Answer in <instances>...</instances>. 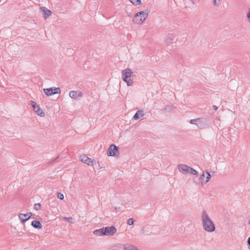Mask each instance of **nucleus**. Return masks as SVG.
I'll use <instances>...</instances> for the list:
<instances>
[{
  "mask_svg": "<svg viewBox=\"0 0 250 250\" xmlns=\"http://www.w3.org/2000/svg\"><path fill=\"white\" fill-rule=\"evenodd\" d=\"M81 160L82 162L88 166L91 165V159L86 156H83L82 157Z\"/></svg>",
  "mask_w": 250,
  "mask_h": 250,
  "instance_id": "nucleus-16",
  "label": "nucleus"
},
{
  "mask_svg": "<svg viewBox=\"0 0 250 250\" xmlns=\"http://www.w3.org/2000/svg\"><path fill=\"white\" fill-rule=\"evenodd\" d=\"M122 79L128 86L132 85L133 83V73L132 70L129 68L122 70Z\"/></svg>",
  "mask_w": 250,
  "mask_h": 250,
  "instance_id": "nucleus-2",
  "label": "nucleus"
},
{
  "mask_svg": "<svg viewBox=\"0 0 250 250\" xmlns=\"http://www.w3.org/2000/svg\"><path fill=\"white\" fill-rule=\"evenodd\" d=\"M190 124L195 125L200 129L208 128L209 126L208 120L205 118H198L195 119H191L189 121Z\"/></svg>",
  "mask_w": 250,
  "mask_h": 250,
  "instance_id": "nucleus-3",
  "label": "nucleus"
},
{
  "mask_svg": "<svg viewBox=\"0 0 250 250\" xmlns=\"http://www.w3.org/2000/svg\"><path fill=\"white\" fill-rule=\"evenodd\" d=\"M58 158H59V156H57V158H56V159H55L53 161H55V160H56V159H57Z\"/></svg>",
  "mask_w": 250,
  "mask_h": 250,
  "instance_id": "nucleus-36",
  "label": "nucleus"
},
{
  "mask_svg": "<svg viewBox=\"0 0 250 250\" xmlns=\"http://www.w3.org/2000/svg\"><path fill=\"white\" fill-rule=\"evenodd\" d=\"M134 5L137 6L142 4L141 0H129Z\"/></svg>",
  "mask_w": 250,
  "mask_h": 250,
  "instance_id": "nucleus-19",
  "label": "nucleus"
},
{
  "mask_svg": "<svg viewBox=\"0 0 250 250\" xmlns=\"http://www.w3.org/2000/svg\"><path fill=\"white\" fill-rule=\"evenodd\" d=\"M178 167L180 171L184 174H187L188 172L189 167L187 165L179 164L178 165Z\"/></svg>",
  "mask_w": 250,
  "mask_h": 250,
  "instance_id": "nucleus-9",
  "label": "nucleus"
},
{
  "mask_svg": "<svg viewBox=\"0 0 250 250\" xmlns=\"http://www.w3.org/2000/svg\"><path fill=\"white\" fill-rule=\"evenodd\" d=\"M31 106L33 108L34 111L35 112L36 110L38 108V107H40L39 105H38L36 104V103L33 101H31Z\"/></svg>",
  "mask_w": 250,
  "mask_h": 250,
  "instance_id": "nucleus-21",
  "label": "nucleus"
},
{
  "mask_svg": "<svg viewBox=\"0 0 250 250\" xmlns=\"http://www.w3.org/2000/svg\"><path fill=\"white\" fill-rule=\"evenodd\" d=\"M188 173H190L193 175H197L198 174V172L195 169H194L193 168L191 167H189V171H188Z\"/></svg>",
  "mask_w": 250,
  "mask_h": 250,
  "instance_id": "nucleus-22",
  "label": "nucleus"
},
{
  "mask_svg": "<svg viewBox=\"0 0 250 250\" xmlns=\"http://www.w3.org/2000/svg\"><path fill=\"white\" fill-rule=\"evenodd\" d=\"M220 1L221 0H214V5L215 6H218L220 4Z\"/></svg>",
  "mask_w": 250,
  "mask_h": 250,
  "instance_id": "nucleus-28",
  "label": "nucleus"
},
{
  "mask_svg": "<svg viewBox=\"0 0 250 250\" xmlns=\"http://www.w3.org/2000/svg\"><path fill=\"white\" fill-rule=\"evenodd\" d=\"M202 221L203 229L209 232H212L215 230L214 223L207 214L206 211L204 210L202 214Z\"/></svg>",
  "mask_w": 250,
  "mask_h": 250,
  "instance_id": "nucleus-1",
  "label": "nucleus"
},
{
  "mask_svg": "<svg viewBox=\"0 0 250 250\" xmlns=\"http://www.w3.org/2000/svg\"><path fill=\"white\" fill-rule=\"evenodd\" d=\"M57 197L60 200H62L64 198V196L62 193L58 192Z\"/></svg>",
  "mask_w": 250,
  "mask_h": 250,
  "instance_id": "nucleus-27",
  "label": "nucleus"
},
{
  "mask_svg": "<svg viewBox=\"0 0 250 250\" xmlns=\"http://www.w3.org/2000/svg\"><path fill=\"white\" fill-rule=\"evenodd\" d=\"M109 250H125V245L123 244H118L112 246Z\"/></svg>",
  "mask_w": 250,
  "mask_h": 250,
  "instance_id": "nucleus-13",
  "label": "nucleus"
},
{
  "mask_svg": "<svg viewBox=\"0 0 250 250\" xmlns=\"http://www.w3.org/2000/svg\"><path fill=\"white\" fill-rule=\"evenodd\" d=\"M104 230V227L100 229H96L93 231V234L96 236H105Z\"/></svg>",
  "mask_w": 250,
  "mask_h": 250,
  "instance_id": "nucleus-15",
  "label": "nucleus"
},
{
  "mask_svg": "<svg viewBox=\"0 0 250 250\" xmlns=\"http://www.w3.org/2000/svg\"><path fill=\"white\" fill-rule=\"evenodd\" d=\"M32 215V213L31 212H27L25 214L20 213L19 215V219H20L22 223H24L27 221L30 217Z\"/></svg>",
  "mask_w": 250,
  "mask_h": 250,
  "instance_id": "nucleus-8",
  "label": "nucleus"
},
{
  "mask_svg": "<svg viewBox=\"0 0 250 250\" xmlns=\"http://www.w3.org/2000/svg\"><path fill=\"white\" fill-rule=\"evenodd\" d=\"M104 228V233L105 236H113L117 232V229L115 227L112 226L111 227H105Z\"/></svg>",
  "mask_w": 250,
  "mask_h": 250,
  "instance_id": "nucleus-7",
  "label": "nucleus"
},
{
  "mask_svg": "<svg viewBox=\"0 0 250 250\" xmlns=\"http://www.w3.org/2000/svg\"><path fill=\"white\" fill-rule=\"evenodd\" d=\"M205 177V174L203 172L201 175H200V177L199 178V180H204V178Z\"/></svg>",
  "mask_w": 250,
  "mask_h": 250,
  "instance_id": "nucleus-31",
  "label": "nucleus"
},
{
  "mask_svg": "<svg viewBox=\"0 0 250 250\" xmlns=\"http://www.w3.org/2000/svg\"><path fill=\"white\" fill-rule=\"evenodd\" d=\"M174 107L171 105H166L165 108V110L167 112H170L173 109Z\"/></svg>",
  "mask_w": 250,
  "mask_h": 250,
  "instance_id": "nucleus-23",
  "label": "nucleus"
},
{
  "mask_svg": "<svg viewBox=\"0 0 250 250\" xmlns=\"http://www.w3.org/2000/svg\"><path fill=\"white\" fill-rule=\"evenodd\" d=\"M43 91L44 93L48 96H52L55 94L60 93L61 91L60 88L55 87L44 88Z\"/></svg>",
  "mask_w": 250,
  "mask_h": 250,
  "instance_id": "nucleus-6",
  "label": "nucleus"
},
{
  "mask_svg": "<svg viewBox=\"0 0 250 250\" xmlns=\"http://www.w3.org/2000/svg\"><path fill=\"white\" fill-rule=\"evenodd\" d=\"M96 164H97V162H96V160H91V163L90 166H96Z\"/></svg>",
  "mask_w": 250,
  "mask_h": 250,
  "instance_id": "nucleus-30",
  "label": "nucleus"
},
{
  "mask_svg": "<svg viewBox=\"0 0 250 250\" xmlns=\"http://www.w3.org/2000/svg\"><path fill=\"white\" fill-rule=\"evenodd\" d=\"M69 95L71 98L76 99L77 97H82L83 93L82 92L79 91H71Z\"/></svg>",
  "mask_w": 250,
  "mask_h": 250,
  "instance_id": "nucleus-10",
  "label": "nucleus"
},
{
  "mask_svg": "<svg viewBox=\"0 0 250 250\" xmlns=\"http://www.w3.org/2000/svg\"><path fill=\"white\" fill-rule=\"evenodd\" d=\"M125 250H138L136 247L132 245H125Z\"/></svg>",
  "mask_w": 250,
  "mask_h": 250,
  "instance_id": "nucleus-20",
  "label": "nucleus"
},
{
  "mask_svg": "<svg viewBox=\"0 0 250 250\" xmlns=\"http://www.w3.org/2000/svg\"><path fill=\"white\" fill-rule=\"evenodd\" d=\"M63 219L67 221L68 222L72 223V220H73V218L72 217H64Z\"/></svg>",
  "mask_w": 250,
  "mask_h": 250,
  "instance_id": "nucleus-29",
  "label": "nucleus"
},
{
  "mask_svg": "<svg viewBox=\"0 0 250 250\" xmlns=\"http://www.w3.org/2000/svg\"><path fill=\"white\" fill-rule=\"evenodd\" d=\"M213 108L215 110H217L218 109V107L216 105H213Z\"/></svg>",
  "mask_w": 250,
  "mask_h": 250,
  "instance_id": "nucleus-34",
  "label": "nucleus"
},
{
  "mask_svg": "<svg viewBox=\"0 0 250 250\" xmlns=\"http://www.w3.org/2000/svg\"><path fill=\"white\" fill-rule=\"evenodd\" d=\"M174 36L172 34H168L167 36V39L166 40V43L167 45H171L172 41L174 39Z\"/></svg>",
  "mask_w": 250,
  "mask_h": 250,
  "instance_id": "nucleus-14",
  "label": "nucleus"
},
{
  "mask_svg": "<svg viewBox=\"0 0 250 250\" xmlns=\"http://www.w3.org/2000/svg\"><path fill=\"white\" fill-rule=\"evenodd\" d=\"M144 116V113L143 110H138L137 111L135 115H134L133 118L134 120H138L141 117H142Z\"/></svg>",
  "mask_w": 250,
  "mask_h": 250,
  "instance_id": "nucleus-17",
  "label": "nucleus"
},
{
  "mask_svg": "<svg viewBox=\"0 0 250 250\" xmlns=\"http://www.w3.org/2000/svg\"><path fill=\"white\" fill-rule=\"evenodd\" d=\"M114 208L116 210H119L120 209V207H115Z\"/></svg>",
  "mask_w": 250,
  "mask_h": 250,
  "instance_id": "nucleus-35",
  "label": "nucleus"
},
{
  "mask_svg": "<svg viewBox=\"0 0 250 250\" xmlns=\"http://www.w3.org/2000/svg\"><path fill=\"white\" fill-rule=\"evenodd\" d=\"M134 222H135V220L133 218H129L127 221V224L128 225L131 226V225H133Z\"/></svg>",
  "mask_w": 250,
  "mask_h": 250,
  "instance_id": "nucleus-24",
  "label": "nucleus"
},
{
  "mask_svg": "<svg viewBox=\"0 0 250 250\" xmlns=\"http://www.w3.org/2000/svg\"><path fill=\"white\" fill-rule=\"evenodd\" d=\"M148 13L147 11H140L137 12L133 19V22L134 24L142 23L147 17Z\"/></svg>",
  "mask_w": 250,
  "mask_h": 250,
  "instance_id": "nucleus-4",
  "label": "nucleus"
},
{
  "mask_svg": "<svg viewBox=\"0 0 250 250\" xmlns=\"http://www.w3.org/2000/svg\"><path fill=\"white\" fill-rule=\"evenodd\" d=\"M119 153V148L115 145L112 144L109 147L107 154L109 156H116Z\"/></svg>",
  "mask_w": 250,
  "mask_h": 250,
  "instance_id": "nucleus-5",
  "label": "nucleus"
},
{
  "mask_svg": "<svg viewBox=\"0 0 250 250\" xmlns=\"http://www.w3.org/2000/svg\"><path fill=\"white\" fill-rule=\"evenodd\" d=\"M41 10H42V13L45 15L46 16H44L45 19L47 18L48 17L50 16L52 14V12L47 9L46 8L44 7H41Z\"/></svg>",
  "mask_w": 250,
  "mask_h": 250,
  "instance_id": "nucleus-11",
  "label": "nucleus"
},
{
  "mask_svg": "<svg viewBox=\"0 0 250 250\" xmlns=\"http://www.w3.org/2000/svg\"><path fill=\"white\" fill-rule=\"evenodd\" d=\"M31 225L35 229H41L42 228V223L38 220H33L31 222Z\"/></svg>",
  "mask_w": 250,
  "mask_h": 250,
  "instance_id": "nucleus-12",
  "label": "nucleus"
},
{
  "mask_svg": "<svg viewBox=\"0 0 250 250\" xmlns=\"http://www.w3.org/2000/svg\"><path fill=\"white\" fill-rule=\"evenodd\" d=\"M247 17L248 21L250 22V10L247 13Z\"/></svg>",
  "mask_w": 250,
  "mask_h": 250,
  "instance_id": "nucleus-32",
  "label": "nucleus"
},
{
  "mask_svg": "<svg viewBox=\"0 0 250 250\" xmlns=\"http://www.w3.org/2000/svg\"><path fill=\"white\" fill-rule=\"evenodd\" d=\"M249 224H250V220H249Z\"/></svg>",
  "mask_w": 250,
  "mask_h": 250,
  "instance_id": "nucleus-37",
  "label": "nucleus"
},
{
  "mask_svg": "<svg viewBox=\"0 0 250 250\" xmlns=\"http://www.w3.org/2000/svg\"><path fill=\"white\" fill-rule=\"evenodd\" d=\"M35 112L37 114L41 117H44L45 116V113L43 112V110L40 107H38V108L36 110Z\"/></svg>",
  "mask_w": 250,
  "mask_h": 250,
  "instance_id": "nucleus-18",
  "label": "nucleus"
},
{
  "mask_svg": "<svg viewBox=\"0 0 250 250\" xmlns=\"http://www.w3.org/2000/svg\"><path fill=\"white\" fill-rule=\"evenodd\" d=\"M248 245L249 247H250V237H249L248 239Z\"/></svg>",
  "mask_w": 250,
  "mask_h": 250,
  "instance_id": "nucleus-33",
  "label": "nucleus"
},
{
  "mask_svg": "<svg viewBox=\"0 0 250 250\" xmlns=\"http://www.w3.org/2000/svg\"><path fill=\"white\" fill-rule=\"evenodd\" d=\"M41 205L40 203H37L35 204L34 208L37 210H38L41 208Z\"/></svg>",
  "mask_w": 250,
  "mask_h": 250,
  "instance_id": "nucleus-25",
  "label": "nucleus"
},
{
  "mask_svg": "<svg viewBox=\"0 0 250 250\" xmlns=\"http://www.w3.org/2000/svg\"><path fill=\"white\" fill-rule=\"evenodd\" d=\"M207 176L206 177V181L205 182V183H207L208 182V181L209 180V179H210L211 176L210 175V174L208 172H207Z\"/></svg>",
  "mask_w": 250,
  "mask_h": 250,
  "instance_id": "nucleus-26",
  "label": "nucleus"
}]
</instances>
